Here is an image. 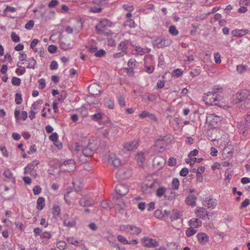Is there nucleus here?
Returning <instances> with one entry per match:
<instances>
[{"label":"nucleus","instance_id":"nucleus-1","mask_svg":"<svg viewBox=\"0 0 250 250\" xmlns=\"http://www.w3.org/2000/svg\"><path fill=\"white\" fill-rule=\"evenodd\" d=\"M250 90L243 89L238 91L232 96V102L241 109L250 108Z\"/></svg>","mask_w":250,"mask_h":250},{"label":"nucleus","instance_id":"nucleus-2","mask_svg":"<svg viewBox=\"0 0 250 250\" xmlns=\"http://www.w3.org/2000/svg\"><path fill=\"white\" fill-rule=\"evenodd\" d=\"M154 48L159 49L169 46L172 40L164 36H158L152 42Z\"/></svg>","mask_w":250,"mask_h":250},{"label":"nucleus","instance_id":"nucleus-3","mask_svg":"<svg viewBox=\"0 0 250 250\" xmlns=\"http://www.w3.org/2000/svg\"><path fill=\"white\" fill-rule=\"evenodd\" d=\"M159 186V183L158 180L153 179L144 184L142 186V190L146 193H151L154 191Z\"/></svg>","mask_w":250,"mask_h":250},{"label":"nucleus","instance_id":"nucleus-4","mask_svg":"<svg viewBox=\"0 0 250 250\" xmlns=\"http://www.w3.org/2000/svg\"><path fill=\"white\" fill-rule=\"evenodd\" d=\"M112 25L111 21L107 19L101 20L98 24L95 26V29L98 34H105L106 27H110Z\"/></svg>","mask_w":250,"mask_h":250},{"label":"nucleus","instance_id":"nucleus-5","mask_svg":"<svg viewBox=\"0 0 250 250\" xmlns=\"http://www.w3.org/2000/svg\"><path fill=\"white\" fill-rule=\"evenodd\" d=\"M237 126L240 133L243 135H247V128H250V114L247 115V117L245 119V123L241 122H238L237 124Z\"/></svg>","mask_w":250,"mask_h":250},{"label":"nucleus","instance_id":"nucleus-6","mask_svg":"<svg viewBox=\"0 0 250 250\" xmlns=\"http://www.w3.org/2000/svg\"><path fill=\"white\" fill-rule=\"evenodd\" d=\"M120 229L122 231L125 230L127 232L132 230L133 232H130V233L136 235H138L142 231V229L140 228L132 225H121L120 226Z\"/></svg>","mask_w":250,"mask_h":250},{"label":"nucleus","instance_id":"nucleus-7","mask_svg":"<svg viewBox=\"0 0 250 250\" xmlns=\"http://www.w3.org/2000/svg\"><path fill=\"white\" fill-rule=\"evenodd\" d=\"M128 191L129 189L127 186L123 184L117 185L115 188V191L118 195L117 198L126 195L128 192Z\"/></svg>","mask_w":250,"mask_h":250},{"label":"nucleus","instance_id":"nucleus-8","mask_svg":"<svg viewBox=\"0 0 250 250\" xmlns=\"http://www.w3.org/2000/svg\"><path fill=\"white\" fill-rule=\"evenodd\" d=\"M97 148V146L95 145L90 144L82 149V152L85 157H91Z\"/></svg>","mask_w":250,"mask_h":250},{"label":"nucleus","instance_id":"nucleus-9","mask_svg":"<svg viewBox=\"0 0 250 250\" xmlns=\"http://www.w3.org/2000/svg\"><path fill=\"white\" fill-rule=\"evenodd\" d=\"M141 241L144 243L145 246L147 248H155L159 246V242L152 238L145 237L141 239Z\"/></svg>","mask_w":250,"mask_h":250},{"label":"nucleus","instance_id":"nucleus-10","mask_svg":"<svg viewBox=\"0 0 250 250\" xmlns=\"http://www.w3.org/2000/svg\"><path fill=\"white\" fill-rule=\"evenodd\" d=\"M233 154V148L232 145H228L226 146L222 151V157L224 159H229L231 158Z\"/></svg>","mask_w":250,"mask_h":250},{"label":"nucleus","instance_id":"nucleus-11","mask_svg":"<svg viewBox=\"0 0 250 250\" xmlns=\"http://www.w3.org/2000/svg\"><path fill=\"white\" fill-rule=\"evenodd\" d=\"M101 85L97 83H94L89 85L88 90L89 93L92 95H97L101 92Z\"/></svg>","mask_w":250,"mask_h":250},{"label":"nucleus","instance_id":"nucleus-12","mask_svg":"<svg viewBox=\"0 0 250 250\" xmlns=\"http://www.w3.org/2000/svg\"><path fill=\"white\" fill-rule=\"evenodd\" d=\"M108 161L109 163H111V164L116 167L120 166L121 165V160L115 154L113 153L109 155Z\"/></svg>","mask_w":250,"mask_h":250},{"label":"nucleus","instance_id":"nucleus-13","mask_svg":"<svg viewBox=\"0 0 250 250\" xmlns=\"http://www.w3.org/2000/svg\"><path fill=\"white\" fill-rule=\"evenodd\" d=\"M139 145V141L138 140H134L132 142L126 143L124 145V148L127 151H132L136 149Z\"/></svg>","mask_w":250,"mask_h":250},{"label":"nucleus","instance_id":"nucleus-14","mask_svg":"<svg viewBox=\"0 0 250 250\" xmlns=\"http://www.w3.org/2000/svg\"><path fill=\"white\" fill-rule=\"evenodd\" d=\"M39 161L38 160H34L31 163L28 164V165L24 168V174H30L31 170L34 169L36 166L39 164Z\"/></svg>","mask_w":250,"mask_h":250},{"label":"nucleus","instance_id":"nucleus-15","mask_svg":"<svg viewBox=\"0 0 250 250\" xmlns=\"http://www.w3.org/2000/svg\"><path fill=\"white\" fill-rule=\"evenodd\" d=\"M249 30L248 29H235L232 31L231 34L233 37H241L247 33Z\"/></svg>","mask_w":250,"mask_h":250},{"label":"nucleus","instance_id":"nucleus-16","mask_svg":"<svg viewBox=\"0 0 250 250\" xmlns=\"http://www.w3.org/2000/svg\"><path fill=\"white\" fill-rule=\"evenodd\" d=\"M164 160L161 157H156L153 160V166L156 167L158 169H160L163 167Z\"/></svg>","mask_w":250,"mask_h":250},{"label":"nucleus","instance_id":"nucleus-17","mask_svg":"<svg viewBox=\"0 0 250 250\" xmlns=\"http://www.w3.org/2000/svg\"><path fill=\"white\" fill-rule=\"evenodd\" d=\"M197 238L199 242L203 245L208 241V236L205 233L200 232L197 234Z\"/></svg>","mask_w":250,"mask_h":250},{"label":"nucleus","instance_id":"nucleus-18","mask_svg":"<svg viewBox=\"0 0 250 250\" xmlns=\"http://www.w3.org/2000/svg\"><path fill=\"white\" fill-rule=\"evenodd\" d=\"M195 213L197 216L198 217L200 218H204L207 216L208 217V219H209V216L208 214L207 210L205 208H200L196 210Z\"/></svg>","mask_w":250,"mask_h":250},{"label":"nucleus","instance_id":"nucleus-19","mask_svg":"<svg viewBox=\"0 0 250 250\" xmlns=\"http://www.w3.org/2000/svg\"><path fill=\"white\" fill-rule=\"evenodd\" d=\"M219 117L214 116L213 114H211L207 118V121L209 123L210 125L215 127L217 125Z\"/></svg>","mask_w":250,"mask_h":250},{"label":"nucleus","instance_id":"nucleus-20","mask_svg":"<svg viewBox=\"0 0 250 250\" xmlns=\"http://www.w3.org/2000/svg\"><path fill=\"white\" fill-rule=\"evenodd\" d=\"M166 192V188L163 187H159L156 190V195L158 197H161L162 196L164 195L165 198L167 200H170V197H167V195H165V193Z\"/></svg>","mask_w":250,"mask_h":250},{"label":"nucleus","instance_id":"nucleus-21","mask_svg":"<svg viewBox=\"0 0 250 250\" xmlns=\"http://www.w3.org/2000/svg\"><path fill=\"white\" fill-rule=\"evenodd\" d=\"M204 204L208 208H214L217 205L215 199H213L211 198L207 199L205 201H204Z\"/></svg>","mask_w":250,"mask_h":250},{"label":"nucleus","instance_id":"nucleus-22","mask_svg":"<svg viewBox=\"0 0 250 250\" xmlns=\"http://www.w3.org/2000/svg\"><path fill=\"white\" fill-rule=\"evenodd\" d=\"M197 197L193 195H188L185 200L186 203L190 206H193L196 205Z\"/></svg>","mask_w":250,"mask_h":250},{"label":"nucleus","instance_id":"nucleus-23","mask_svg":"<svg viewBox=\"0 0 250 250\" xmlns=\"http://www.w3.org/2000/svg\"><path fill=\"white\" fill-rule=\"evenodd\" d=\"M80 205L83 207L91 206L94 204V201L91 199H81L80 200Z\"/></svg>","mask_w":250,"mask_h":250},{"label":"nucleus","instance_id":"nucleus-24","mask_svg":"<svg viewBox=\"0 0 250 250\" xmlns=\"http://www.w3.org/2000/svg\"><path fill=\"white\" fill-rule=\"evenodd\" d=\"M202 222L198 218L191 219L189 221L190 228H197L202 225Z\"/></svg>","mask_w":250,"mask_h":250},{"label":"nucleus","instance_id":"nucleus-25","mask_svg":"<svg viewBox=\"0 0 250 250\" xmlns=\"http://www.w3.org/2000/svg\"><path fill=\"white\" fill-rule=\"evenodd\" d=\"M74 29L79 32L83 28V23L81 18L74 20Z\"/></svg>","mask_w":250,"mask_h":250},{"label":"nucleus","instance_id":"nucleus-26","mask_svg":"<svg viewBox=\"0 0 250 250\" xmlns=\"http://www.w3.org/2000/svg\"><path fill=\"white\" fill-rule=\"evenodd\" d=\"M64 166H68L70 167V170L72 169L73 168L75 167L74 162L71 159L65 161L63 162H61L59 164L60 167H62Z\"/></svg>","mask_w":250,"mask_h":250},{"label":"nucleus","instance_id":"nucleus-27","mask_svg":"<svg viewBox=\"0 0 250 250\" xmlns=\"http://www.w3.org/2000/svg\"><path fill=\"white\" fill-rule=\"evenodd\" d=\"M45 206V199L43 197H39L37 202V208L38 210H42Z\"/></svg>","mask_w":250,"mask_h":250},{"label":"nucleus","instance_id":"nucleus-28","mask_svg":"<svg viewBox=\"0 0 250 250\" xmlns=\"http://www.w3.org/2000/svg\"><path fill=\"white\" fill-rule=\"evenodd\" d=\"M72 184L76 192H79L82 189L83 187L81 179L73 181Z\"/></svg>","mask_w":250,"mask_h":250},{"label":"nucleus","instance_id":"nucleus-29","mask_svg":"<svg viewBox=\"0 0 250 250\" xmlns=\"http://www.w3.org/2000/svg\"><path fill=\"white\" fill-rule=\"evenodd\" d=\"M136 159L139 165L142 166L145 162V157L144 153L142 152L138 153L135 156Z\"/></svg>","mask_w":250,"mask_h":250},{"label":"nucleus","instance_id":"nucleus-30","mask_svg":"<svg viewBox=\"0 0 250 250\" xmlns=\"http://www.w3.org/2000/svg\"><path fill=\"white\" fill-rule=\"evenodd\" d=\"M26 61L28 62V65H27V68H32L33 69H35V65L37 64V61L33 57L28 58Z\"/></svg>","mask_w":250,"mask_h":250},{"label":"nucleus","instance_id":"nucleus-31","mask_svg":"<svg viewBox=\"0 0 250 250\" xmlns=\"http://www.w3.org/2000/svg\"><path fill=\"white\" fill-rule=\"evenodd\" d=\"M67 241L69 243L74 245L76 246H82V244L83 245V243H82V241H81V242H79L77 240H74V237H67Z\"/></svg>","mask_w":250,"mask_h":250},{"label":"nucleus","instance_id":"nucleus-32","mask_svg":"<svg viewBox=\"0 0 250 250\" xmlns=\"http://www.w3.org/2000/svg\"><path fill=\"white\" fill-rule=\"evenodd\" d=\"M220 98H221V96L217 95L215 97L209 98V102L211 104L217 105L220 107L222 106V104H221L219 102H216L219 100Z\"/></svg>","mask_w":250,"mask_h":250},{"label":"nucleus","instance_id":"nucleus-33","mask_svg":"<svg viewBox=\"0 0 250 250\" xmlns=\"http://www.w3.org/2000/svg\"><path fill=\"white\" fill-rule=\"evenodd\" d=\"M127 43L126 42L123 41L121 42L119 44L118 49L119 50H121L122 52L125 53V54L127 53L126 49L127 48Z\"/></svg>","mask_w":250,"mask_h":250},{"label":"nucleus","instance_id":"nucleus-34","mask_svg":"<svg viewBox=\"0 0 250 250\" xmlns=\"http://www.w3.org/2000/svg\"><path fill=\"white\" fill-rule=\"evenodd\" d=\"M180 217V211L177 210L173 209L172 214H170V219L171 221L178 219Z\"/></svg>","mask_w":250,"mask_h":250},{"label":"nucleus","instance_id":"nucleus-35","mask_svg":"<svg viewBox=\"0 0 250 250\" xmlns=\"http://www.w3.org/2000/svg\"><path fill=\"white\" fill-rule=\"evenodd\" d=\"M247 68L248 66L247 65H238L237 66L236 70L239 74H242L247 70Z\"/></svg>","mask_w":250,"mask_h":250},{"label":"nucleus","instance_id":"nucleus-36","mask_svg":"<svg viewBox=\"0 0 250 250\" xmlns=\"http://www.w3.org/2000/svg\"><path fill=\"white\" fill-rule=\"evenodd\" d=\"M61 208L60 206H53V213L54 215V217L57 218L59 217L60 214Z\"/></svg>","mask_w":250,"mask_h":250},{"label":"nucleus","instance_id":"nucleus-37","mask_svg":"<svg viewBox=\"0 0 250 250\" xmlns=\"http://www.w3.org/2000/svg\"><path fill=\"white\" fill-rule=\"evenodd\" d=\"M195 228H188L186 231V234L188 237H190L197 232Z\"/></svg>","mask_w":250,"mask_h":250},{"label":"nucleus","instance_id":"nucleus-38","mask_svg":"<svg viewBox=\"0 0 250 250\" xmlns=\"http://www.w3.org/2000/svg\"><path fill=\"white\" fill-rule=\"evenodd\" d=\"M3 175L8 180L12 179L13 181L15 182V179L13 177L12 173L9 169H8L5 170L3 172Z\"/></svg>","mask_w":250,"mask_h":250},{"label":"nucleus","instance_id":"nucleus-39","mask_svg":"<svg viewBox=\"0 0 250 250\" xmlns=\"http://www.w3.org/2000/svg\"><path fill=\"white\" fill-rule=\"evenodd\" d=\"M169 33L172 36H176L178 34L179 31L174 25H171L168 30Z\"/></svg>","mask_w":250,"mask_h":250},{"label":"nucleus","instance_id":"nucleus-40","mask_svg":"<svg viewBox=\"0 0 250 250\" xmlns=\"http://www.w3.org/2000/svg\"><path fill=\"white\" fill-rule=\"evenodd\" d=\"M179 181L177 178H175L173 179L171 187L173 189H178L179 188Z\"/></svg>","mask_w":250,"mask_h":250},{"label":"nucleus","instance_id":"nucleus-41","mask_svg":"<svg viewBox=\"0 0 250 250\" xmlns=\"http://www.w3.org/2000/svg\"><path fill=\"white\" fill-rule=\"evenodd\" d=\"M128 67L134 68L137 67V63L135 59H130L127 63Z\"/></svg>","mask_w":250,"mask_h":250},{"label":"nucleus","instance_id":"nucleus-42","mask_svg":"<svg viewBox=\"0 0 250 250\" xmlns=\"http://www.w3.org/2000/svg\"><path fill=\"white\" fill-rule=\"evenodd\" d=\"M12 84L14 85L19 86L21 83V80L16 77H13L11 81Z\"/></svg>","mask_w":250,"mask_h":250},{"label":"nucleus","instance_id":"nucleus-43","mask_svg":"<svg viewBox=\"0 0 250 250\" xmlns=\"http://www.w3.org/2000/svg\"><path fill=\"white\" fill-rule=\"evenodd\" d=\"M154 216L155 217L160 219L164 217V214L160 209H157L154 212Z\"/></svg>","mask_w":250,"mask_h":250},{"label":"nucleus","instance_id":"nucleus-44","mask_svg":"<svg viewBox=\"0 0 250 250\" xmlns=\"http://www.w3.org/2000/svg\"><path fill=\"white\" fill-rule=\"evenodd\" d=\"M102 118V114L101 113H96L92 116V119L97 122L101 120Z\"/></svg>","mask_w":250,"mask_h":250},{"label":"nucleus","instance_id":"nucleus-45","mask_svg":"<svg viewBox=\"0 0 250 250\" xmlns=\"http://www.w3.org/2000/svg\"><path fill=\"white\" fill-rule=\"evenodd\" d=\"M60 48L63 50H67L70 48V45L69 43L61 42H60Z\"/></svg>","mask_w":250,"mask_h":250},{"label":"nucleus","instance_id":"nucleus-46","mask_svg":"<svg viewBox=\"0 0 250 250\" xmlns=\"http://www.w3.org/2000/svg\"><path fill=\"white\" fill-rule=\"evenodd\" d=\"M66 245V243L63 241H60V242H58L57 244V248L61 250H63L65 249Z\"/></svg>","mask_w":250,"mask_h":250},{"label":"nucleus","instance_id":"nucleus-47","mask_svg":"<svg viewBox=\"0 0 250 250\" xmlns=\"http://www.w3.org/2000/svg\"><path fill=\"white\" fill-rule=\"evenodd\" d=\"M118 240L122 243L125 244H130L131 242L128 241V240L124 236L122 235H118L117 237Z\"/></svg>","mask_w":250,"mask_h":250},{"label":"nucleus","instance_id":"nucleus-48","mask_svg":"<svg viewBox=\"0 0 250 250\" xmlns=\"http://www.w3.org/2000/svg\"><path fill=\"white\" fill-rule=\"evenodd\" d=\"M12 40L15 42H20V38L19 35H17L15 32H13L11 35Z\"/></svg>","mask_w":250,"mask_h":250},{"label":"nucleus","instance_id":"nucleus-49","mask_svg":"<svg viewBox=\"0 0 250 250\" xmlns=\"http://www.w3.org/2000/svg\"><path fill=\"white\" fill-rule=\"evenodd\" d=\"M49 138L54 143H56L58 142V135L56 132H54L49 136Z\"/></svg>","mask_w":250,"mask_h":250},{"label":"nucleus","instance_id":"nucleus-50","mask_svg":"<svg viewBox=\"0 0 250 250\" xmlns=\"http://www.w3.org/2000/svg\"><path fill=\"white\" fill-rule=\"evenodd\" d=\"M167 164L170 167H174L176 164V159L174 157H170L168 160Z\"/></svg>","mask_w":250,"mask_h":250},{"label":"nucleus","instance_id":"nucleus-51","mask_svg":"<svg viewBox=\"0 0 250 250\" xmlns=\"http://www.w3.org/2000/svg\"><path fill=\"white\" fill-rule=\"evenodd\" d=\"M22 99L21 95L20 93H16L15 95V102L17 104H20L22 103Z\"/></svg>","mask_w":250,"mask_h":250},{"label":"nucleus","instance_id":"nucleus-52","mask_svg":"<svg viewBox=\"0 0 250 250\" xmlns=\"http://www.w3.org/2000/svg\"><path fill=\"white\" fill-rule=\"evenodd\" d=\"M183 71L181 69H174L173 71V76L179 77L183 74Z\"/></svg>","mask_w":250,"mask_h":250},{"label":"nucleus","instance_id":"nucleus-53","mask_svg":"<svg viewBox=\"0 0 250 250\" xmlns=\"http://www.w3.org/2000/svg\"><path fill=\"white\" fill-rule=\"evenodd\" d=\"M59 4V1L58 0H52L48 4L49 8H54Z\"/></svg>","mask_w":250,"mask_h":250},{"label":"nucleus","instance_id":"nucleus-54","mask_svg":"<svg viewBox=\"0 0 250 250\" xmlns=\"http://www.w3.org/2000/svg\"><path fill=\"white\" fill-rule=\"evenodd\" d=\"M63 224L64 226L68 227H73L75 226L76 222L74 221H68L66 220H64Z\"/></svg>","mask_w":250,"mask_h":250},{"label":"nucleus","instance_id":"nucleus-55","mask_svg":"<svg viewBox=\"0 0 250 250\" xmlns=\"http://www.w3.org/2000/svg\"><path fill=\"white\" fill-rule=\"evenodd\" d=\"M40 237H41V238H42V239H44V238L50 239L51 237V234L49 232L45 231L41 234Z\"/></svg>","mask_w":250,"mask_h":250},{"label":"nucleus","instance_id":"nucleus-56","mask_svg":"<svg viewBox=\"0 0 250 250\" xmlns=\"http://www.w3.org/2000/svg\"><path fill=\"white\" fill-rule=\"evenodd\" d=\"M34 21L33 20H30L27 22L25 25V28L28 30H30L34 26Z\"/></svg>","mask_w":250,"mask_h":250},{"label":"nucleus","instance_id":"nucleus-57","mask_svg":"<svg viewBox=\"0 0 250 250\" xmlns=\"http://www.w3.org/2000/svg\"><path fill=\"white\" fill-rule=\"evenodd\" d=\"M125 70L128 76L130 77H132L134 74V71L133 70L134 68H131L130 67L128 68H125Z\"/></svg>","mask_w":250,"mask_h":250},{"label":"nucleus","instance_id":"nucleus-58","mask_svg":"<svg viewBox=\"0 0 250 250\" xmlns=\"http://www.w3.org/2000/svg\"><path fill=\"white\" fill-rule=\"evenodd\" d=\"M41 191L42 188L39 186H35L33 189V193L35 195H39L41 193Z\"/></svg>","mask_w":250,"mask_h":250},{"label":"nucleus","instance_id":"nucleus-59","mask_svg":"<svg viewBox=\"0 0 250 250\" xmlns=\"http://www.w3.org/2000/svg\"><path fill=\"white\" fill-rule=\"evenodd\" d=\"M105 54V51L104 49H100L99 51H96L95 55L97 57H103Z\"/></svg>","mask_w":250,"mask_h":250},{"label":"nucleus","instance_id":"nucleus-60","mask_svg":"<svg viewBox=\"0 0 250 250\" xmlns=\"http://www.w3.org/2000/svg\"><path fill=\"white\" fill-rule=\"evenodd\" d=\"M38 83H39V88L43 89L46 86L45 80V79L42 78L39 80Z\"/></svg>","mask_w":250,"mask_h":250},{"label":"nucleus","instance_id":"nucleus-61","mask_svg":"<svg viewBox=\"0 0 250 250\" xmlns=\"http://www.w3.org/2000/svg\"><path fill=\"white\" fill-rule=\"evenodd\" d=\"M250 204V200L249 199H246L241 204L240 208L242 209L247 207Z\"/></svg>","mask_w":250,"mask_h":250},{"label":"nucleus","instance_id":"nucleus-62","mask_svg":"<svg viewBox=\"0 0 250 250\" xmlns=\"http://www.w3.org/2000/svg\"><path fill=\"white\" fill-rule=\"evenodd\" d=\"M57 47L54 45H50L48 47V50L50 53H55L56 52Z\"/></svg>","mask_w":250,"mask_h":250},{"label":"nucleus","instance_id":"nucleus-63","mask_svg":"<svg viewBox=\"0 0 250 250\" xmlns=\"http://www.w3.org/2000/svg\"><path fill=\"white\" fill-rule=\"evenodd\" d=\"M221 56L218 52L214 54V60L216 63L219 64L221 62Z\"/></svg>","mask_w":250,"mask_h":250},{"label":"nucleus","instance_id":"nucleus-64","mask_svg":"<svg viewBox=\"0 0 250 250\" xmlns=\"http://www.w3.org/2000/svg\"><path fill=\"white\" fill-rule=\"evenodd\" d=\"M189 170L188 168L184 167L182 169V170L180 172V175L181 176L185 177L187 175L188 173Z\"/></svg>","mask_w":250,"mask_h":250}]
</instances>
